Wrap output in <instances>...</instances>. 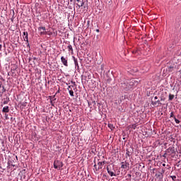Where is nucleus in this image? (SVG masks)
<instances>
[{"mask_svg":"<svg viewBox=\"0 0 181 181\" xmlns=\"http://www.w3.org/2000/svg\"><path fill=\"white\" fill-rule=\"evenodd\" d=\"M70 2H73V0H70Z\"/></svg>","mask_w":181,"mask_h":181,"instance_id":"nucleus-39","label":"nucleus"},{"mask_svg":"<svg viewBox=\"0 0 181 181\" xmlns=\"http://www.w3.org/2000/svg\"><path fill=\"white\" fill-rule=\"evenodd\" d=\"M131 155H132V148H129L127 150L126 158H129V159H130L131 158Z\"/></svg>","mask_w":181,"mask_h":181,"instance_id":"nucleus-11","label":"nucleus"},{"mask_svg":"<svg viewBox=\"0 0 181 181\" xmlns=\"http://www.w3.org/2000/svg\"><path fill=\"white\" fill-rule=\"evenodd\" d=\"M54 169L63 168V162H62V160H55L54 162Z\"/></svg>","mask_w":181,"mask_h":181,"instance_id":"nucleus-5","label":"nucleus"},{"mask_svg":"<svg viewBox=\"0 0 181 181\" xmlns=\"http://www.w3.org/2000/svg\"><path fill=\"white\" fill-rule=\"evenodd\" d=\"M175 98V95L170 94L169 95V101H172Z\"/></svg>","mask_w":181,"mask_h":181,"instance_id":"nucleus-21","label":"nucleus"},{"mask_svg":"<svg viewBox=\"0 0 181 181\" xmlns=\"http://www.w3.org/2000/svg\"><path fill=\"white\" fill-rule=\"evenodd\" d=\"M2 112H9V106L3 107Z\"/></svg>","mask_w":181,"mask_h":181,"instance_id":"nucleus-18","label":"nucleus"},{"mask_svg":"<svg viewBox=\"0 0 181 181\" xmlns=\"http://www.w3.org/2000/svg\"><path fill=\"white\" fill-rule=\"evenodd\" d=\"M107 173H108V175H110V176H111V177L117 176V174L115 173V170H114V165H107Z\"/></svg>","mask_w":181,"mask_h":181,"instance_id":"nucleus-4","label":"nucleus"},{"mask_svg":"<svg viewBox=\"0 0 181 181\" xmlns=\"http://www.w3.org/2000/svg\"><path fill=\"white\" fill-rule=\"evenodd\" d=\"M77 3V6H78V8H81L82 6H84V2L80 1V0H76Z\"/></svg>","mask_w":181,"mask_h":181,"instance_id":"nucleus-15","label":"nucleus"},{"mask_svg":"<svg viewBox=\"0 0 181 181\" xmlns=\"http://www.w3.org/2000/svg\"><path fill=\"white\" fill-rule=\"evenodd\" d=\"M0 88H2V93H5L6 91V89H5V86L0 85Z\"/></svg>","mask_w":181,"mask_h":181,"instance_id":"nucleus-23","label":"nucleus"},{"mask_svg":"<svg viewBox=\"0 0 181 181\" xmlns=\"http://www.w3.org/2000/svg\"><path fill=\"white\" fill-rule=\"evenodd\" d=\"M95 30H96V32H97L98 33L100 32V30H98V29H96Z\"/></svg>","mask_w":181,"mask_h":181,"instance_id":"nucleus-34","label":"nucleus"},{"mask_svg":"<svg viewBox=\"0 0 181 181\" xmlns=\"http://www.w3.org/2000/svg\"><path fill=\"white\" fill-rule=\"evenodd\" d=\"M2 49V45H0V52Z\"/></svg>","mask_w":181,"mask_h":181,"instance_id":"nucleus-33","label":"nucleus"},{"mask_svg":"<svg viewBox=\"0 0 181 181\" xmlns=\"http://www.w3.org/2000/svg\"><path fill=\"white\" fill-rule=\"evenodd\" d=\"M151 104H152V105H153L154 107H155V106L159 107V105H160V101L159 100H158L152 101V102H151Z\"/></svg>","mask_w":181,"mask_h":181,"instance_id":"nucleus-14","label":"nucleus"},{"mask_svg":"<svg viewBox=\"0 0 181 181\" xmlns=\"http://www.w3.org/2000/svg\"><path fill=\"white\" fill-rule=\"evenodd\" d=\"M127 83L129 85H126L125 90H128L134 87H136V86H138V81L135 79H127Z\"/></svg>","mask_w":181,"mask_h":181,"instance_id":"nucleus-2","label":"nucleus"},{"mask_svg":"<svg viewBox=\"0 0 181 181\" xmlns=\"http://www.w3.org/2000/svg\"><path fill=\"white\" fill-rule=\"evenodd\" d=\"M153 173H155L156 180L158 181H163V173H165V169L159 168V169H153Z\"/></svg>","mask_w":181,"mask_h":181,"instance_id":"nucleus-1","label":"nucleus"},{"mask_svg":"<svg viewBox=\"0 0 181 181\" xmlns=\"http://www.w3.org/2000/svg\"><path fill=\"white\" fill-rule=\"evenodd\" d=\"M121 168L122 169H129V163H128L127 160L125 162H122Z\"/></svg>","mask_w":181,"mask_h":181,"instance_id":"nucleus-8","label":"nucleus"},{"mask_svg":"<svg viewBox=\"0 0 181 181\" xmlns=\"http://www.w3.org/2000/svg\"><path fill=\"white\" fill-rule=\"evenodd\" d=\"M9 103V97L6 98V100L3 102V104L6 105Z\"/></svg>","mask_w":181,"mask_h":181,"instance_id":"nucleus-22","label":"nucleus"},{"mask_svg":"<svg viewBox=\"0 0 181 181\" xmlns=\"http://www.w3.org/2000/svg\"><path fill=\"white\" fill-rule=\"evenodd\" d=\"M39 32H40V35H47V32H46V28L45 27H39Z\"/></svg>","mask_w":181,"mask_h":181,"instance_id":"nucleus-9","label":"nucleus"},{"mask_svg":"<svg viewBox=\"0 0 181 181\" xmlns=\"http://www.w3.org/2000/svg\"><path fill=\"white\" fill-rule=\"evenodd\" d=\"M173 172V175L176 176L177 179H179L180 176H179V170H174Z\"/></svg>","mask_w":181,"mask_h":181,"instance_id":"nucleus-17","label":"nucleus"},{"mask_svg":"<svg viewBox=\"0 0 181 181\" xmlns=\"http://www.w3.org/2000/svg\"><path fill=\"white\" fill-rule=\"evenodd\" d=\"M131 128H132L133 129H136V124H132Z\"/></svg>","mask_w":181,"mask_h":181,"instance_id":"nucleus-30","label":"nucleus"},{"mask_svg":"<svg viewBox=\"0 0 181 181\" xmlns=\"http://www.w3.org/2000/svg\"><path fill=\"white\" fill-rule=\"evenodd\" d=\"M179 73L181 74V69L179 71Z\"/></svg>","mask_w":181,"mask_h":181,"instance_id":"nucleus-38","label":"nucleus"},{"mask_svg":"<svg viewBox=\"0 0 181 181\" xmlns=\"http://www.w3.org/2000/svg\"><path fill=\"white\" fill-rule=\"evenodd\" d=\"M127 86H129V83H127V80L125 81H122V86L123 87V88L125 89V88L127 87Z\"/></svg>","mask_w":181,"mask_h":181,"instance_id":"nucleus-16","label":"nucleus"},{"mask_svg":"<svg viewBox=\"0 0 181 181\" xmlns=\"http://www.w3.org/2000/svg\"><path fill=\"white\" fill-rule=\"evenodd\" d=\"M67 49L69 52H71V53H73V46H71V45H68Z\"/></svg>","mask_w":181,"mask_h":181,"instance_id":"nucleus-19","label":"nucleus"},{"mask_svg":"<svg viewBox=\"0 0 181 181\" xmlns=\"http://www.w3.org/2000/svg\"><path fill=\"white\" fill-rule=\"evenodd\" d=\"M71 86H69V88H67V90H69L71 88Z\"/></svg>","mask_w":181,"mask_h":181,"instance_id":"nucleus-36","label":"nucleus"},{"mask_svg":"<svg viewBox=\"0 0 181 181\" xmlns=\"http://www.w3.org/2000/svg\"><path fill=\"white\" fill-rule=\"evenodd\" d=\"M175 122L176 124H180V121L176 118V117H174Z\"/></svg>","mask_w":181,"mask_h":181,"instance_id":"nucleus-26","label":"nucleus"},{"mask_svg":"<svg viewBox=\"0 0 181 181\" xmlns=\"http://www.w3.org/2000/svg\"><path fill=\"white\" fill-rule=\"evenodd\" d=\"M169 177H170L172 179V180H173V181L179 180V179H177V177H176V175H173V171H171Z\"/></svg>","mask_w":181,"mask_h":181,"instance_id":"nucleus-13","label":"nucleus"},{"mask_svg":"<svg viewBox=\"0 0 181 181\" xmlns=\"http://www.w3.org/2000/svg\"><path fill=\"white\" fill-rule=\"evenodd\" d=\"M8 166H13V168H18V160L11 159L8 161Z\"/></svg>","mask_w":181,"mask_h":181,"instance_id":"nucleus-7","label":"nucleus"},{"mask_svg":"<svg viewBox=\"0 0 181 181\" xmlns=\"http://www.w3.org/2000/svg\"><path fill=\"white\" fill-rule=\"evenodd\" d=\"M69 95H71V97H74V91H73V90H70Z\"/></svg>","mask_w":181,"mask_h":181,"instance_id":"nucleus-24","label":"nucleus"},{"mask_svg":"<svg viewBox=\"0 0 181 181\" xmlns=\"http://www.w3.org/2000/svg\"><path fill=\"white\" fill-rule=\"evenodd\" d=\"M61 62L66 67H69V63L67 62V59L64 58V57H61Z\"/></svg>","mask_w":181,"mask_h":181,"instance_id":"nucleus-10","label":"nucleus"},{"mask_svg":"<svg viewBox=\"0 0 181 181\" xmlns=\"http://www.w3.org/2000/svg\"><path fill=\"white\" fill-rule=\"evenodd\" d=\"M74 62L76 66L78 67V61H77V59L76 57H74Z\"/></svg>","mask_w":181,"mask_h":181,"instance_id":"nucleus-20","label":"nucleus"},{"mask_svg":"<svg viewBox=\"0 0 181 181\" xmlns=\"http://www.w3.org/2000/svg\"><path fill=\"white\" fill-rule=\"evenodd\" d=\"M168 153V155H172V153H175V147H173V146H171L168 148L166 153L164 155H163V158H169L166 156Z\"/></svg>","mask_w":181,"mask_h":181,"instance_id":"nucleus-6","label":"nucleus"},{"mask_svg":"<svg viewBox=\"0 0 181 181\" xmlns=\"http://www.w3.org/2000/svg\"><path fill=\"white\" fill-rule=\"evenodd\" d=\"M108 127L112 131V129H114V125L112 124H108Z\"/></svg>","mask_w":181,"mask_h":181,"instance_id":"nucleus-25","label":"nucleus"},{"mask_svg":"<svg viewBox=\"0 0 181 181\" xmlns=\"http://www.w3.org/2000/svg\"><path fill=\"white\" fill-rule=\"evenodd\" d=\"M94 168L96 171H98L100 169L104 166L105 162L100 160V159L94 160Z\"/></svg>","mask_w":181,"mask_h":181,"instance_id":"nucleus-3","label":"nucleus"},{"mask_svg":"<svg viewBox=\"0 0 181 181\" xmlns=\"http://www.w3.org/2000/svg\"><path fill=\"white\" fill-rule=\"evenodd\" d=\"M175 115L173 114V112H172L171 113H170V118H174L175 119Z\"/></svg>","mask_w":181,"mask_h":181,"instance_id":"nucleus-29","label":"nucleus"},{"mask_svg":"<svg viewBox=\"0 0 181 181\" xmlns=\"http://www.w3.org/2000/svg\"><path fill=\"white\" fill-rule=\"evenodd\" d=\"M177 166H178V167L181 166V160H178V161L177 160Z\"/></svg>","mask_w":181,"mask_h":181,"instance_id":"nucleus-28","label":"nucleus"},{"mask_svg":"<svg viewBox=\"0 0 181 181\" xmlns=\"http://www.w3.org/2000/svg\"><path fill=\"white\" fill-rule=\"evenodd\" d=\"M154 100H158V96H155Z\"/></svg>","mask_w":181,"mask_h":181,"instance_id":"nucleus-35","label":"nucleus"},{"mask_svg":"<svg viewBox=\"0 0 181 181\" xmlns=\"http://www.w3.org/2000/svg\"><path fill=\"white\" fill-rule=\"evenodd\" d=\"M160 166H166V164H165V163H161L160 164Z\"/></svg>","mask_w":181,"mask_h":181,"instance_id":"nucleus-31","label":"nucleus"},{"mask_svg":"<svg viewBox=\"0 0 181 181\" xmlns=\"http://www.w3.org/2000/svg\"><path fill=\"white\" fill-rule=\"evenodd\" d=\"M5 118H6V119H9V117H8L7 114L5 115Z\"/></svg>","mask_w":181,"mask_h":181,"instance_id":"nucleus-32","label":"nucleus"},{"mask_svg":"<svg viewBox=\"0 0 181 181\" xmlns=\"http://www.w3.org/2000/svg\"><path fill=\"white\" fill-rule=\"evenodd\" d=\"M24 42H27L28 43L29 42V37L28 35V32L24 31L23 32V35Z\"/></svg>","mask_w":181,"mask_h":181,"instance_id":"nucleus-12","label":"nucleus"},{"mask_svg":"<svg viewBox=\"0 0 181 181\" xmlns=\"http://www.w3.org/2000/svg\"><path fill=\"white\" fill-rule=\"evenodd\" d=\"M168 71H169L170 72L173 71V66H169V67H168Z\"/></svg>","mask_w":181,"mask_h":181,"instance_id":"nucleus-27","label":"nucleus"},{"mask_svg":"<svg viewBox=\"0 0 181 181\" xmlns=\"http://www.w3.org/2000/svg\"><path fill=\"white\" fill-rule=\"evenodd\" d=\"M128 176H129V177H131L132 175H131V174H129Z\"/></svg>","mask_w":181,"mask_h":181,"instance_id":"nucleus-37","label":"nucleus"}]
</instances>
